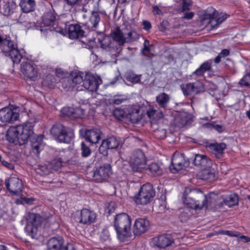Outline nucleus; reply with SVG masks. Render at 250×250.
Masks as SVG:
<instances>
[{"label":"nucleus","instance_id":"2","mask_svg":"<svg viewBox=\"0 0 250 250\" xmlns=\"http://www.w3.org/2000/svg\"><path fill=\"white\" fill-rule=\"evenodd\" d=\"M131 217L125 213L117 214L114 219V226L120 242H125L131 237Z\"/></svg>","mask_w":250,"mask_h":250},{"label":"nucleus","instance_id":"62","mask_svg":"<svg viewBox=\"0 0 250 250\" xmlns=\"http://www.w3.org/2000/svg\"><path fill=\"white\" fill-rule=\"evenodd\" d=\"M81 0H67V3L70 5H74L79 2Z\"/></svg>","mask_w":250,"mask_h":250},{"label":"nucleus","instance_id":"6","mask_svg":"<svg viewBox=\"0 0 250 250\" xmlns=\"http://www.w3.org/2000/svg\"><path fill=\"white\" fill-rule=\"evenodd\" d=\"M155 194L152 186L147 183L141 187L138 194L134 197V200L138 205H146L152 200Z\"/></svg>","mask_w":250,"mask_h":250},{"label":"nucleus","instance_id":"53","mask_svg":"<svg viewBox=\"0 0 250 250\" xmlns=\"http://www.w3.org/2000/svg\"><path fill=\"white\" fill-rule=\"evenodd\" d=\"M220 233L226 234L228 236L238 237L239 233L237 232H233L231 231H222Z\"/></svg>","mask_w":250,"mask_h":250},{"label":"nucleus","instance_id":"8","mask_svg":"<svg viewBox=\"0 0 250 250\" xmlns=\"http://www.w3.org/2000/svg\"><path fill=\"white\" fill-rule=\"evenodd\" d=\"M146 163L144 153L140 149L133 151L130 156L129 163L134 171H142L145 168Z\"/></svg>","mask_w":250,"mask_h":250},{"label":"nucleus","instance_id":"61","mask_svg":"<svg viewBox=\"0 0 250 250\" xmlns=\"http://www.w3.org/2000/svg\"><path fill=\"white\" fill-rule=\"evenodd\" d=\"M124 101V99L121 97H118L114 99V103L116 104H120L122 103Z\"/></svg>","mask_w":250,"mask_h":250},{"label":"nucleus","instance_id":"44","mask_svg":"<svg viewBox=\"0 0 250 250\" xmlns=\"http://www.w3.org/2000/svg\"><path fill=\"white\" fill-rule=\"evenodd\" d=\"M36 170L37 173L41 175H47L51 172V168L49 165L39 166Z\"/></svg>","mask_w":250,"mask_h":250},{"label":"nucleus","instance_id":"28","mask_svg":"<svg viewBox=\"0 0 250 250\" xmlns=\"http://www.w3.org/2000/svg\"><path fill=\"white\" fill-rule=\"evenodd\" d=\"M216 13V11H215L213 15L210 16V21L208 24V26H210L211 29H216L218 25L221 24L227 18V15L226 14H223L221 16H219L217 18Z\"/></svg>","mask_w":250,"mask_h":250},{"label":"nucleus","instance_id":"49","mask_svg":"<svg viewBox=\"0 0 250 250\" xmlns=\"http://www.w3.org/2000/svg\"><path fill=\"white\" fill-rule=\"evenodd\" d=\"M109 149L105 142L104 140L99 147V150L100 153L104 156L107 154V150Z\"/></svg>","mask_w":250,"mask_h":250},{"label":"nucleus","instance_id":"30","mask_svg":"<svg viewBox=\"0 0 250 250\" xmlns=\"http://www.w3.org/2000/svg\"><path fill=\"white\" fill-rule=\"evenodd\" d=\"M209 147L216 158H220L223 155L224 150L226 147V145L223 143H215L210 144Z\"/></svg>","mask_w":250,"mask_h":250},{"label":"nucleus","instance_id":"15","mask_svg":"<svg viewBox=\"0 0 250 250\" xmlns=\"http://www.w3.org/2000/svg\"><path fill=\"white\" fill-rule=\"evenodd\" d=\"M63 239L61 237H53L48 241L49 250H76L72 244L63 245Z\"/></svg>","mask_w":250,"mask_h":250},{"label":"nucleus","instance_id":"24","mask_svg":"<svg viewBox=\"0 0 250 250\" xmlns=\"http://www.w3.org/2000/svg\"><path fill=\"white\" fill-rule=\"evenodd\" d=\"M21 71L27 78L34 80L37 77V71L34 65L28 62H23L21 64Z\"/></svg>","mask_w":250,"mask_h":250},{"label":"nucleus","instance_id":"57","mask_svg":"<svg viewBox=\"0 0 250 250\" xmlns=\"http://www.w3.org/2000/svg\"><path fill=\"white\" fill-rule=\"evenodd\" d=\"M153 13L155 15L162 14V10L157 5H154L153 6Z\"/></svg>","mask_w":250,"mask_h":250},{"label":"nucleus","instance_id":"27","mask_svg":"<svg viewBox=\"0 0 250 250\" xmlns=\"http://www.w3.org/2000/svg\"><path fill=\"white\" fill-rule=\"evenodd\" d=\"M84 31L81 29V27L77 24H70L68 27V36L71 39H77L83 37Z\"/></svg>","mask_w":250,"mask_h":250},{"label":"nucleus","instance_id":"42","mask_svg":"<svg viewBox=\"0 0 250 250\" xmlns=\"http://www.w3.org/2000/svg\"><path fill=\"white\" fill-rule=\"evenodd\" d=\"M113 114L119 120H121L125 117L126 118L125 107L124 108H116L113 111Z\"/></svg>","mask_w":250,"mask_h":250},{"label":"nucleus","instance_id":"56","mask_svg":"<svg viewBox=\"0 0 250 250\" xmlns=\"http://www.w3.org/2000/svg\"><path fill=\"white\" fill-rule=\"evenodd\" d=\"M190 6V0H184L182 6L183 10H186L189 9Z\"/></svg>","mask_w":250,"mask_h":250},{"label":"nucleus","instance_id":"29","mask_svg":"<svg viewBox=\"0 0 250 250\" xmlns=\"http://www.w3.org/2000/svg\"><path fill=\"white\" fill-rule=\"evenodd\" d=\"M155 242L158 247L165 248L170 246L173 242V240L170 236L163 234L155 238Z\"/></svg>","mask_w":250,"mask_h":250},{"label":"nucleus","instance_id":"1","mask_svg":"<svg viewBox=\"0 0 250 250\" xmlns=\"http://www.w3.org/2000/svg\"><path fill=\"white\" fill-rule=\"evenodd\" d=\"M33 127L34 125L31 122L11 126L7 131L6 139L11 143L19 145H24L30 140L32 151L38 155L44 146L43 136L42 135H36L34 133Z\"/></svg>","mask_w":250,"mask_h":250},{"label":"nucleus","instance_id":"34","mask_svg":"<svg viewBox=\"0 0 250 250\" xmlns=\"http://www.w3.org/2000/svg\"><path fill=\"white\" fill-rule=\"evenodd\" d=\"M17 7L16 3L13 0L5 2L2 8L4 15L6 16L11 15L15 12Z\"/></svg>","mask_w":250,"mask_h":250},{"label":"nucleus","instance_id":"39","mask_svg":"<svg viewBox=\"0 0 250 250\" xmlns=\"http://www.w3.org/2000/svg\"><path fill=\"white\" fill-rule=\"evenodd\" d=\"M109 149L117 148L120 145V141L114 136L104 140Z\"/></svg>","mask_w":250,"mask_h":250},{"label":"nucleus","instance_id":"11","mask_svg":"<svg viewBox=\"0 0 250 250\" xmlns=\"http://www.w3.org/2000/svg\"><path fill=\"white\" fill-rule=\"evenodd\" d=\"M5 186L9 192L13 195H21L23 184L22 181L17 177H11L5 181Z\"/></svg>","mask_w":250,"mask_h":250},{"label":"nucleus","instance_id":"63","mask_svg":"<svg viewBox=\"0 0 250 250\" xmlns=\"http://www.w3.org/2000/svg\"><path fill=\"white\" fill-rule=\"evenodd\" d=\"M161 203H160V207L162 208V209H164L166 208V202L165 200H160Z\"/></svg>","mask_w":250,"mask_h":250},{"label":"nucleus","instance_id":"64","mask_svg":"<svg viewBox=\"0 0 250 250\" xmlns=\"http://www.w3.org/2000/svg\"><path fill=\"white\" fill-rule=\"evenodd\" d=\"M222 57H221L219 54L214 59V62L216 63H218L221 61V59Z\"/></svg>","mask_w":250,"mask_h":250},{"label":"nucleus","instance_id":"41","mask_svg":"<svg viewBox=\"0 0 250 250\" xmlns=\"http://www.w3.org/2000/svg\"><path fill=\"white\" fill-rule=\"evenodd\" d=\"M100 14L97 12H93L89 18V21L92 24L93 27L97 29L98 23L100 21Z\"/></svg>","mask_w":250,"mask_h":250},{"label":"nucleus","instance_id":"43","mask_svg":"<svg viewBox=\"0 0 250 250\" xmlns=\"http://www.w3.org/2000/svg\"><path fill=\"white\" fill-rule=\"evenodd\" d=\"M49 166L51 169L58 170L62 166V161L61 158L55 159L49 164Z\"/></svg>","mask_w":250,"mask_h":250},{"label":"nucleus","instance_id":"31","mask_svg":"<svg viewBox=\"0 0 250 250\" xmlns=\"http://www.w3.org/2000/svg\"><path fill=\"white\" fill-rule=\"evenodd\" d=\"M20 6L24 13H29L34 10L36 3L35 0H21Z\"/></svg>","mask_w":250,"mask_h":250},{"label":"nucleus","instance_id":"59","mask_svg":"<svg viewBox=\"0 0 250 250\" xmlns=\"http://www.w3.org/2000/svg\"><path fill=\"white\" fill-rule=\"evenodd\" d=\"M193 16L194 13L192 12H186L185 13L183 18L187 20H190L193 17Z\"/></svg>","mask_w":250,"mask_h":250},{"label":"nucleus","instance_id":"19","mask_svg":"<svg viewBox=\"0 0 250 250\" xmlns=\"http://www.w3.org/2000/svg\"><path fill=\"white\" fill-rule=\"evenodd\" d=\"M181 89L185 96L194 95L204 90L203 84L199 82L183 84Z\"/></svg>","mask_w":250,"mask_h":250},{"label":"nucleus","instance_id":"7","mask_svg":"<svg viewBox=\"0 0 250 250\" xmlns=\"http://www.w3.org/2000/svg\"><path fill=\"white\" fill-rule=\"evenodd\" d=\"M27 224L25 228L27 234L32 238L36 237L38 227L42 223V218L39 214L29 213L26 217Z\"/></svg>","mask_w":250,"mask_h":250},{"label":"nucleus","instance_id":"52","mask_svg":"<svg viewBox=\"0 0 250 250\" xmlns=\"http://www.w3.org/2000/svg\"><path fill=\"white\" fill-rule=\"evenodd\" d=\"M149 43L148 41L145 40L144 43V48L143 49V53L147 55L149 52Z\"/></svg>","mask_w":250,"mask_h":250},{"label":"nucleus","instance_id":"38","mask_svg":"<svg viewBox=\"0 0 250 250\" xmlns=\"http://www.w3.org/2000/svg\"><path fill=\"white\" fill-rule=\"evenodd\" d=\"M169 101V97L165 93H162L156 97V101L160 106L165 108Z\"/></svg>","mask_w":250,"mask_h":250},{"label":"nucleus","instance_id":"55","mask_svg":"<svg viewBox=\"0 0 250 250\" xmlns=\"http://www.w3.org/2000/svg\"><path fill=\"white\" fill-rule=\"evenodd\" d=\"M143 25L144 29L147 31L149 30L151 27L150 22L147 21H143Z\"/></svg>","mask_w":250,"mask_h":250},{"label":"nucleus","instance_id":"25","mask_svg":"<svg viewBox=\"0 0 250 250\" xmlns=\"http://www.w3.org/2000/svg\"><path fill=\"white\" fill-rule=\"evenodd\" d=\"M101 131L99 129L93 128L85 131V140L93 144H97L101 139Z\"/></svg>","mask_w":250,"mask_h":250},{"label":"nucleus","instance_id":"45","mask_svg":"<svg viewBox=\"0 0 250 250\" xmlns=\"http://www.w3.org/2000/svg\"><path fill=\"white\" fill-rule=\"evenodd\" d=\"M205 126L211 130L214 129L219 133L223 132V130L222 125L216 124L214 122L207 123L205 125Z\"/></svg>","mask_w":250,"mask_h":250},{"label":"nucleus","instance_id":"3","mask_svg":"<svg viewBox=\"0 0 250 250\" xmlns=\"http://www.w3.org/2000/svg\"><path fill=\"white\" fill-rule=\"evenodd\" d=\"M238 197L235 194H231L224 197H219L214 193L209 194V207H211V210L215 211L219 208L224 204L231 207L237 204Z\"/></svg>","mask_w":250,"mask_h":250},{"label":"nucleus","instance_id":"54","mask_svg":"<svg viewBox=\"0 0 250 250\" xmlns=\"http://www.w3.org/2000/svg\"><path fill=\"white\" fill-rule=\"evenodd\" d=\"M238 240L243 243H247L250 242V237L245 235H241L238 237Z\"/></svg>","mask_w":250,"mask_h":250},{"label":"nucleus","instance_id":"33","mask_svg":"<svg viewBox=\"0 0 250 250\" xmlns=\"http://www.w3.org/2000/svg\"><path fill=\"white\" fill-rule=\"evenodd\" d=\"M190 115L187 113H183L177 115L174 120V124L179 127L184 126L189 121Z\"/></svg>","mask_w":250,"mask_h":250},{"label":"nucleus","instance_id":"36","mask_svg":"<svg viewBox=\"0 0 250 250\" xmlns=\"http://www.w3.org/2000/svg\"><path fill=\"white\" fill-rule=\"evenodd\" d=\"M212 60H209L202 63L200 66L197 68L193 74L198 76H202L207 71H209L211 67Z\"/></svg>","mask_w":250,"mask_h":250},{"label":"nucleus","instance_id":"9","mask_svg":"<svg viewBox=\"0 0 250 250\" xmlns=\"http://www.w3.org/2000/svg\"><path fill=\"white\" fill-rule=\"evenodd\" d=\"M101 47L105 51L109 52L111 57L117 56L121 51V48L118 47L113 41L111 37L104 36L102 39H98Z\"/></svg>","mask_w":250,"mask_h":250},{"label":"nucleus","instance_id":"60","mask_svg":"<svg viewBox=\"0 0 250 250\" xmlns=\"http://www.w3.org/2000/svg\"><path fill=\"white\" fill-rule=\"evenodd\" d=\"M229 51L228 49H225L222 50L219 55L222 57V58L225 57L229 55Z\"/></svg>","mask_w":250,"mask_h":250},{"label":"nucleus","instance_id":"12","mask_svg":"<svg viewBox=\"0 0 250 250\" xmlns=\"http://www.w3.org/2000/svg\"><path fill=\"white\" fill-rule=\"evenodd\" d=\"M183 203L187 208H193L196 210L203 208L211 210V207H209V194L208 196H205V199L202 201V204H200L197 201H195L192 198L189 196H186L184 198Z\"/></svg>","mask_w":250,"mask_h":250},{"label":"nucleus","instance_id":"37","mask_svg":"<svg viewBox=\"0 0 250 250\" xmlns=\"http://www.w3.org/2000/svg\"><path fill=\"white\" fill-rule=\"evenodd\" d=\"M146 104L148 105L146 114L150 120H157L163 117V114L162 112H158L152 109L151 105L148 104L147 102H146Z\"/></svg>","mask_w":250,"mask_h":250},{"label":"nucleus","instance_id":"26","mask_svg":"<svg viewBox=\"0 0 250 250\" xmlns=\"http://www.w3.org/2000/svg\"><path fill=\"white\" fill-rule=\"evenodd\" d=\"M143 108L139 105H128L125 107L126 118L133 121H137L139 119V113Z\"/></svg>","mask_w":250,"mask_h":250},{"label":"nucleus","instance_id":"4","mask_svg":"<svg viewBox=\"0 0 250 250\" xmlns=\"http://www.w3.org/2000/svg\"><path fill=\"white\" fill-rule=\"evenodd\" d=\"M50 133L58 142L66 144L71 143L75 136L73 129L61 124L53 125Z\"/></svg>","mask_w":250,"mask_h":250},{"label":"nucleus","instance_id":"10","mask_svg":"<svg viewBox=\"0 0 250 250\" xmlns=\"http://www.w3.org/2000/svg\"><path fill=\"white\" fill-rule=\"evenodd\" d=\"M1 53L6 56L10 57L14 63H19L22 58L21 53L12 40L8 43L7 45L2 47Z\"/></svg>","mask_w":250,"mask_h":250},{"label":"nucleus","instance_id":"17","mask_svg":"<svg viewBox=\"0 0 250 250\" xmlns=\"http://www.w3.org/2000/svg\"><path fill=\"white\" fill-rule=\"evenodd\" d=\"M55 17L51 13H47L44 15L42 17V23L45 28H42L41 31L42 33L45 34L48 32H51L56 29V23L55 21Z\"/></svg>","mask_w":250,"mask_h":250},{"label":"nucleus","instance_id":"47","mask_svg":"<svg viewBox=\"0 0 250 250\" xmlns=\"http://www.w3.org/2000/svg\"><path fill=\"white\" fill-rule=\"evenodd\" d=\"M82 155L83 157H87L91 153V151L89 147L87 146L83 142L81 143Z\"/></svg>","mask_w":250,"mask_h":250},{"label":"nucleus","instance_id":"50","mask_svg":"<svg viewBox=\"0 0 250 250\" xmlns=\"http://www.w3.org/2000/svg\"><path fill=\"white\" fill-rule=\"evenodd\" d=\"M141 75L132 74L127 76V79L133 83H138L140 81Z\"/></svg>","mask_w":250,"mask_h":250},{"label":"nucleus","instance_id":"14","mask_svg":"<svg viewBox=\"0 0 250 250\" xmlns=\"http://www.w3.org/2000/svg\"><path fill=\"white\" fill-rule=\"evenodd\" d=\"M101 83L102 80L99 77L90 74H86L81 87L94 92L97 90Z\"/></svg>","mask_w":250,"mask_h":250},{"label":"nucleus","instance_id":"18","mask_svg":"<svg viewBox=\"0 0 250 250\" xmlns=\"http://www.w3.org/2000/svg\"><path fill=\"white\" fill-rule=\"evenodd\" d=\"M111 173L110 165L105 164L95 170L93 177L96 182H102L108 178Z\"/></svg>","mask_w":250,"mask_h":250},{"label":"nucleus","instance_id":"21","mask_svg":"<svg viewBox=\"0 0 250 250\" xmlns=\"http://www.w3.org/2000/svg\"><path fill=\"white\" fill-rule=\"evenodd\" d=\"M193 164L201 170L212 167V162L206 155L197 154L195 155Z\"/></svg>","mask_w":250,"mask_h":250},{"label":"nucleus","instance_id":"13","mask_svg":"<svg viewBox=\"0 0 250 250\" xmlns=\"http://www.w3.org/2000/svg\"><path fill=\"white\" fill-rule=\"evenodd\" d=\"M19 114L12 106H7L0 109V120L3 123H11L16 121Z\"/></svg>","mask_w":250,"mask_h":250},{"label":"nucleus","instance_id":"16","mask_svg":"<svg viewBox=\"0 0 250 250\" xmlns=\"http://www.w3.org/2000/svg\"><path fill=\"white\" fill-rule=\"evenodd\" d=\"M186 164L183 154L175 153L172 156L169 169L172 173H175L183 169L186 167Z\"/></svg>","mask_w":250,"mask_h":250},{"label":"nucleus","instance_id":"46","mask_svg":"<svg viewBox=\"0 0 250 250\" xmlns=\"http://www.w3.org/2000/svg\"><path fill=\"white\" fill-rule=\"evenodd\" d=\"M242 86L250 87V71L247 72L239 81Z\"/></svg>","mask_w":250,"mask_h":250},{"label":"nucleus","instance_id":"35","mask_svg":"<svg viewBox=\"0 0 250 250\" xmlns=\"http://www.w3.org/2000/svg\"><path fill=\"white\" fill-rule=\"evenodd\" d=\"M201 170L200 176L201 179L205 180H213L214 179L215 171L212 167L203 168Z\"/></svg>","mask_w":250,"mask_h":250},{"label":"nucleus","instance_id":"22","mask_svg":"<svg viewBox=\"0 0 250 250\" xmlns=\"http://www.w3.org/2000/svg\"><path fill=\"white\" fill-rule=\"evenodd\" d=\"M61 112L63 115L68 116L72 119L81 117L84 114V110L80 107L74 108L70 107H65L62 109Z\"/></svg>","mask_w":250,"mask_h":250},{"label":"nucleus","instance_id":"48","mask_svg":"<svg viewBox=\"0 0 250 250\" xmlns=\"http://www.w3.org/2000/svg\"><path fill=\"white\" fill-rule=\"evenodd\" d=\"M11 40L9 36L2 37L0 36V52L2 51V47L7 45Z\"/></svg>","mask_w":250,"mask_h":250},{"label":"nucleus","instance_id":"40","mask_svg":"<svg viewBox=\"0 0 250 250\" xmlns=\"http://www.w3.org/2000/svg\"><path fill=\"white\" fill-rule=\"evenodd\" d=\"M148 169L153 175H160L163 171L157 163H152L148 166Z\"/></svg>","mask_w":250,"mask_h":250},{"label":"nucleus","instance_id":"20","mask_svg":"<svg viewBox=\"0 0 250 250\" xmlns=\"http://www.w3.org/2000/svg\"><path fill=\"white\" fill-rule=\"evenodd\" d=\"M149 223L145 218L137 219L133 226L132 231L135 235H140L145 233L149 228Z\"/></svg>","mask_w":250,"mask_h":250},{"label":"nucleus","instance_id":"51","mask_svg":"<svg viewBox=\"0 0 250 250\" xmlns=\"http://www.w3.org/2000/svg\"><path fill=\"white\" fill-rule=\"evenodd\" d=\"M100 239L103 241L109 239L110 235L108 230L106 229H103L100 234Z\"/></svg>","mask_w":250,"mask_h":250},{"label":"nucleus","instance_id":"58","mask_svg":"<svg viewBox=\"0 0 250 250\" xmlns=\"http://www.w3.org/2000/svg\"><path fill=\"white\" fill-rule=\"evenodd\" d=\"M1 163L3 166L10 169H12L14 168V166L12 164L10 163H9L5 161H2Z\"/></svg>","mask_w":250,"mask_h":250},{"label":"nucleus","instance_id":"5","mask_svg":"<svg viewBox=\"0 0 250 250\" xmlns=\"http://www.w3.org/2000/svg\"><path fill=\"white\" fill-rule=\"evenodd\" d=\"M110 35L113 41L115 43V45L120 48L125 43L132 42L139 37V35L134 30L130 31L125 34L118 27L112 31Z\"/></svg>","mask_w":250,"mask_h":250},{"label":"nucleus","instance_id":"32","mask_svg":"<svg viewBox=\"0 0 250 250\" xmlns=\"http://www.w3.org/2000/svg\"><path fill=\"white\" fill-rule=\"evenodd\" d=\"M83 75V73L81 72H75L72 74V87L78 85L77 87V89L79 90L83 89L81 85H82L84 80Z\"/></svg>","mask_w":250,"mask_h":250},{"label":"nucleus","instance_id":"23","mask_svg":"<svg viewBox=\"0 0 250 250\" xmlns=\"http://www.w3.org/2000/svg\"><path fill=\"white\" fill-rule=\"evenodd\" d=\"M96 218V214L94 211L84 208L81 211L79 222L83 224H90L95 222Z\"/></svg>","mask_w":250,"mask_h":250}]
</instances>
